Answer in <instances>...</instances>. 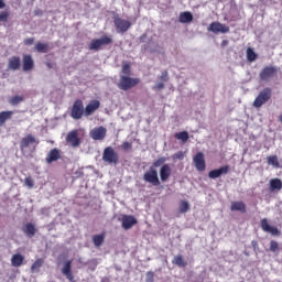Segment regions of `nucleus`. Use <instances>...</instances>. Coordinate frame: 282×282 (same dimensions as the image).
Listing matches in <instances>:
<instances>
[{
    "label": "nucleus",
    "instance_id": "nucleus-1",
    "mask_svg": "<svg viewBox=\"0 0 282 282\" xmlns=\"http://www.w3.org/2000/svg\"><path fill=\"white\" fill-rule=\"evenodd\" d=\"M138 85H140V78L121 75L117 87L121 89V91H129V89H133V87H138Z\"/></svg>",
    "mask_w": 282,
    "mask_h": 282
},
{
    "label": "nucleus",
    "instance_id": "nucleus-2",
    "mask_svg": "<svg viewBox=\"0 0 282 282\" xmlns=\"http://www.w3.org/2000/svg\"><path fill=\"white\" fill-rule=\"evenodd\" d=\"M279 74V67L276 66H264L260 73L259 78L262 80V83H269V80H272V78H276V75Z\"/></svg>",
    "mask_w": 282,
    "mask_h": 282
},
{
    "label": "nucleus",
    "instance_id": "nucleus-3",
    "mask_svg": "<svg viewBox=\"0 0 282 282\" xmlns=\"http://www.w3.org/2000/svg\"><path fill=\"white\" fill-rule=\"evenodd\" d=\"M272 98V88L267 87L259 93V95L256 97L253 101V107L256 109H261L265 102H268Z\"/></svg>",
    "mask_w": 282,
    "mask_h": 282
},
{
    "label": "nucleus",
    "instance_id": "nucleus-4",
    "mask_svg": "<svg viewBox=\"0 0 282 282\" xmlns=\"http://www.w3.org/2000/svg\"><path fill=\"white\" fill-rule=\"evenodd\" d=\"M102 160L104 162H107V164H118L120 162V156L112 147H107L104 150Z\"/></svg>",
    "mask_w": 282,
    "mask_h": 282
},
{
    "label": "nucleus",
    "instance_id": "nucleus-5",
    "mask_svg": "<svg viewBox=\"0 0 282 282\" xmlns=\"http://www.w3.org/2000/svg\"><path fill=\"white\" fill-rule=\"evenodd\" d=\"M85 116V106L83 105V100L77 99L74 101L73 107L70 109V118L73 120H80Z\"/></svg>",
    "mask_w": 282,
    "mask_h": 282
},
{
    "label": "nucleus",
    "instance_id": "nucleus-6",
    "mask_svg": "<svg viewBox=\"0 0 282 282\" xmlns=\"http://www.w3.org/2000/svg\"><path fill=\"white\" fill-rule=\"evenodd\" d=\"M143 181L152 186H160L161 183L160 177L158 176V170H155V167H150L147 172H144Z\"/></svg>",
    "mask_w": 282,
    "mask_h": 282
},
{
    "label": "nucleus",
    "instance_id": "nucleus-7",
    "mask_svg": "<svg viewBox=\"0 0 282 282\" xmlns=\"http://www.w3.org/2000/svg\"><path fill=\"white\" fill-rule=\"evenodd\" d=\"M113 43V40L107 35H104L101 39H94L88 45L89 50H94L95 52H98L102 45H111Z\"/></svg>",
    "mask_w": 282,
    "mask_h": 282
},
{
    "label": "nucleus",
    "instance_id": "nucleus-8",
    "mask_svg": "<svg viewBox=\"0 0 282 282\" xmlns=\"http://www.w3.org/2000/svg\"><path fill=\"white\" fill-rule=\"evenodd\" d=\"M32 144H34V149H36V147H39V140L33 134H26L20 141V151H25V149L32 147Z\"/></svg>",
    "mask_w": 282,
    "mask_h": 282
},
{
    "label": "nucleus",
    "instance_id": "nucleus-9",
    "mask_svg": "<svg viewBox=\"0 0 282 282\" xmlns=\"http://www.w3.org/2000/svg\"><path fill=\"white\" fill-rule=\"evenodd\" d=\"M208 31L213 32L214 34H219V32L221 34H228V32H230V28L226 26L225 24H223L220 22H212L209 24Z\"/></svg>",
    "mask_w": 282,
    "mask_h": 282
},
{
    "label": "nucleus",
    "instance_id": "nucleus-10",
    "mask_svg": "<svg viewBox=\"0 0 282 282\" xmlns=\"http://www.w3.org/2000/svg\"><path fill=\"white\" fill-rule=\"evenodd\" d=\"M113 23L117 32H121L122 34L123 32H128L129 28H131V22L122 18H115Z\"/></svg>",
    "mask_w": 282,
    "mask_h": 282
},
{
    "label": "nucleus",
    "instance_id": "nucleus-11",
    "mask_svg": "<svg viewBox=\"0 0 282 282\" xmlns=\"http://www.w3.org/2000/svg\"><path fill=\"white\" fill-rule=\"evenodd\" d=\"M193 162L195 169L199 171V173H204V171H206V159H204V153H196V155L193 158Z\"/></svg>",
    "mask_w": 282,
    "mask_h": 282
},
{
    "label": "nucleus",
    "instance_id": "nucleus-12",
    "mask_svg": "<svg viewBox=\"0 0 282 282\" xmlns=\"http://www.w3.org/2000/svg\"><path fill=\"white\" fill-rule=\"evenodd\" d=\"M98 109H100V101L98 99L90 100L89 104L84 108L86 118H88V116H94Z\"/></svg>",
    "mask_w": 282,
    "mask_h": 282
},
{
    "label": "nucleus",
    "instance_id": "nucleus-13",
    "mask_svg": "<svg viewBox=\"0 0 282 282\" xmlns=\"http://www.w3.org/2000/svg\"><path fill=\"white\" fill-rule=\"evenodd\" d=\"M66 142L74 149L80 147V139L78 138V130H72L66 135Z\"/></svg>",
    "mask_w": 282,
    "mask_h": 282
},
{
    "label": "nucleus",
    "instance_id": "nucleus-14",
    "mask_svg": "<svg viewBox=\"0 0 282 282\" xmlns=\"http://www.w3.org/2000/svg\"><path fill=\"white\" fill-rule=\"evenodd\" d=\"M229 171H230V166L224 165L219 169L209 171L208 177L209 180H217V177H221V175H228Z\"/></svg>",
    "mask_w": 282,
    "mask_h": 282
},
{
    "label": "nucleus",
    "instance_id": "nucleus-15",
    "mask_svg": "<svg viewBox=\"0 0 282 282\" xmlns=\"http://www.w3.org/2000/svg\"><path fill=\"white\" fill-rule=\"evenodd\" d=\"M138 224V219L131 215H123L121 218V226L123 230H131Z\"/></svg>",
    "mask_w": 282,
    "mask_h": 282
},
{
    "label": "nucleus",
    "instance_id": "nucleus-16",
    "mask_svg": "<svg viewBox=\"0 0 282 282\" xmlns=\"http://www.w3.org/2000/svg\"><path fill=\"white\" fill-rule=\"evenodd\" d=\"M90 138L93 140H102L104 138H107V128L100 126L98 128H94L90 131Z\"/></svg>",
    "mask_w": 282,
    "mask_h": 282
},
{
    "label": "nucleus",
    "instance_id": "nucleus-17",
    "mask_svg": "<svg viewBox=\"0 0 282 282\" xmlns=\"http://www.w3.org/2000/svg\"><path fill=\"white\" fill-rule=\"evenodd\" d=\"M61 160V150L58 148L51 149L45 158L46 164H53V162H58Z\"/></svg>",
    "mask_w": 282,
    "mask_h": 282
},
{
    "label": "nucleus",
    "instance_id": "nucleus-18",
    "mask_svg": "<svg viewBox=\"0 0 282 282\" xmlns=\"http://www.w3.org/2000/svg\"><path fill=\"white\" fill-rule=\"evenodd\" d=\"M22 67H23V72H32V69H34V59L32 58V55L30 54L23 55Z\"/></svg>",
    "mask_w": 282,
    "mask_h": 282
},
{
    "label": "nucleus",
    "instance_id": "nucleus-19",
    "mask_svg": "<svg viewBox=\"0 0 282 282\" xmlns=\"http://www.w3.org/2000/svg\"><path fill=\"white\" fill-rule=\"evenodd\" d=\"M261 229L263 230V232H270L274 237L281 235L279 229L276 227L270 226L265 218L261 219Z\"/></svg>",
    "mask_w": 282,
    "mask_h": 282
},
{
    "label": "nucleus",
    "instance_id": "nucleus-20",
    "mask_svg": "<svg viewBox=\"0 0 282 282\" xmlns=\"http://www.w3.org/2000/svg\"><path fill=\"white\" fill-rule=\"evenodd\" d=\"M8 69H11L12 72H17L18 69H21V57L19 56L10 57L8 62Z\"/></svg>",
    "mask_w": 282,
    "mask_h": 282
},
{
    "label": "nucleus",
    "instance_id": "nucleus-21",
    "mask_svg": "<svg viewBox=\"0 0 282 282\" xmlns=\"http://www.w3.org/2000/svg\"><path fill=\"white\" fill-rule=\"evenodd\" d=\"M62 273L65 274L66 279L69 282H75L74 281V273H72V260H68L64 263V267L62 269Z\"/></svg>",
    "mask_w": 282,
    "mask_h": 282
},
{
    "label": "nucleus",
    "instance_id": "nucleus-22",
    "mask_svg": "<svg viewBox=\"0 0 282 282\" xmlns=\"http://www.w3.org/2000/svg\"><path fill=\"white\" fill-rule=\"evenodd\" d=\"M161 182H166L171 177V165L163 164L159 171Z\"/></svg>",
    "mask_w": 282,
    "mask_h": 282
},
{
    "label": "nucleus",
    "instance_id": "nucleus-23",
    "mask_svg": "<svg viewBox=\"0 0 282 282\" xmlns=\"http://www.w3.org/2000/svg\"><path fill=\"white\" fill-rule=\"evenodd\" d=\"M36 226H34L32 223H28L22 227V232H24V235L30 239L36 235Z\"/></svg>",
    "mask_w": 282,
    "mask_h": 282
},
{
    "label": "nucleus",
    "instance_id": "nucleus-24",
    "mask_svg": "<svg viewBox=\"0 0 282 282\" xmlns=\"http://www.w3.org/2000/svg\"><path fill=\"white\" fill-rule=\"evenodd\" d=\"M23 261H25V257L21 253H15L11 258V265L13 268H21V265H23Z\"/></svg>",
    "mask_w": 282,
    "mask_h": 282
},
{
    "label": "nucleus",
    "instance_id": "nucleus-25",
    "mask_svg": "<svg viewBox=\"0 0 282 282\" xmlns=\"http://www.w3.org/2000/svg\"><path fill=\"white\" fill-rule=\"evenodd\" d=\"M230 210L232 212V213H235V212H239V213H242V214H246V203H243V202H232L231 203V205H230Z\"/></svg>",
    "mask_w": 282,
    "mask_h": 282
},
{
    "label": "nucleus",
    "instance_id": "nucleus-26",
    "mask_svg": "<svg viewBox=\"0 0 282 282\" xmlns=\"http://www.w3.org/2000/svg\"><path fill=\"white\" fill-rule=\"evenodd\" d=\"M45 264V260L43 258H37L31 265V272L32 274H35V272H40L41 268Z\"/></svg>",
    "mask_w": 282,
    "mask_h": 282
},
{
    "label": "nucleus",
    "instance_id": "nucleus-27",
    "mask_svg": "<svg viewBox=\"0 0 282 282\" xmlns=\"http://www.w3.org/2000/svg\"><path fill=\"white\" fill-rule=\"evenodd\" d=\"M35 52L40 54H47L50 52V45L47 43L37 42L34 47Z\"/></svg>",
    "mask_w": 282,
    "mask_h": 282
},
{
    "label": "nucleus",
    "instance_id": "nucleus-28",
    "mask_svg": "<svg viewBox=\"0 0 282 282\" xmlns=\"http://www.w3.org/2000/svg\"><path fill=\"white\" fill-rule=\"evenodd\" d=\"M12 116H14V112L12 110L0 112V127H3V124H6V121L10 120Z\"/></svg>",
    "mask_w": 282,
    "mask_h": 282
},
{
    "label": "nucleus",
    "instance_id": "nucleus-29",
    "mask_svg": "<svg viewBox=\"0 0 282 282\" xmlns=\"http://www.w3.org/2000/svg\"><path fill=\"white\" fill-rule=\"evenodd\" d=\"M282 188V182L280 178H272L270 180V191L271 193H274V191H281Z\"/></svg>",
    "mask_w": 282,
    "mask_h": 282
},
{
    "label": "nucleus",
    "instance_id": "nucleus-30",
    "mask_svg": "<svg viewBox=\"0 0 282 282\" xmlns=\"http://www.w3.org/2000/svg\"><path fill=\"white\" fill-rule=\"evenodd\" d=\"M192 21H193V13L185 11L180 14L181 23H192Z\"/></svg>",
    "mask_w": 282,
    "mask_h": 282
},
{
    "label": "nucleus",
    "instance_id": "nucleus-31",
    "mask_svg": "<svg viewBox=\"0 0 282 282\" xmlns=\"http://www.w3.org/2000/svg\"><path fill=\"white\" fill-rule=\"evenodd\" d=\"M259 58V55L254 52L252 47L247 48V61L248 63H254Z\"/></svg>",
    "mask_w": 282,
    "mask_h": 282
},
{
    "label": "nucleus",
    "instance_id": "nucleus-32",
    "mask_svg": "<svg viewBox=\"0 0 282 282\" xmlns=\"http://www.w3.org/2000/svg\"><path fill=\"white\" fill-rule=\"evenodd\" d=\"M267 164H269V166H274V169L281 167V165L279 164V158L276 155H269L267 158Z\"/></svg>",
    "mask_w": 282,
    "mask_h": 282
},
{
    "label": "nucleus",
    "instance_id": "nucleus-33",
    "mask_svg": "<svg viewBox=\"0 0 282 282\" xmlns=\"http://www.w3.org/2000/svg\"><path fill=\"white\" fill-rule=\"evenodd\" d=\"M93 242H94V246H96L97 248H100V246L105 243V235H95L93 237Z\"/></svg>",
    "mask_w": 282,
    "mask_h": 282
},
{
    "label": "nucleus",
    "instance_id": "nucleus-34",
    "mask_svg": "<svg viewBox=\"0 0 282 282\" xmlns=\"http://www.w3.org/2000/svg\"><path fill=\"white\" fill-rule=\"evenodd\" d=\"M269 250L270 252L279 254V252H281V247H279V242L276 240H271Z\"/></svg>",
    "mask_w": 282,
    "mask_h": 282
},
{
    "label": "nucleus",
    "instance_id": "nucleus-35",
    "mask_svg": "<svg viewBox=\"0 0 282 282\" xmlns=\"http://www.w3.org/2000/svg\"><path fill=\"white\" fill-rule=\"evenodd\" d=\"M172 263L178 265V268H186V261H184V258H182V256H176Z\"/></svg>",
    "mask_w": 282,
    "mask_h": 282
},
{
    "label": "nucleus",
    "instance_id": "nucleus-36",
    "mask_svg": "<svg viewBox=\"0 0 282 282\" xmlns=\"http://www.w3.org/2000/svg\"><path fill=\"white\" fill-rule=\"evenodd\" d=\"M9 102L12 105V107H17V105H20V102H23V96H13L9 99Z\"/></svg>",
    "mask_w": 282,
    "mask_h": 282
},
{
    "label": "nucleus",
    "instance_id": "nucleus-37",
    "mask_svg": "<svg viewBox=\"0 0 282 282\" xmlns=\"http://www.w3.org/2000/svg\"><path fill=\"white\" fill-rule=\"evenodd\" d=\"M165 162H166V158L165 156H161V158H159L158 160H155L152 163V167L153 169H158L160 166H164Z\"/></svg>",
    "mask_w": 282,
    "mask_h": 282
},
{
    "label": "nucleus",
    "instance_id": "nucleus-38",
    "mask_svg": "<svg viewBox=\"0 0 282 282\" xmlns=\"http://www.w3.org/2000/svg\"><path fill=\"white\" fill-rule=\"evenodd\" d=\"M176 140H182V142H188V133L186 131L175 133Z\"/></svg>",
    "mask_w": 282,
    "mask_h": 282
},
{
    "label": "nucleus",
    "instance_id": "nucleus-39",
    "mask_svg": "<svg viewBox=\"0 0 282 282\" xmlns=\"http://www.w3.org/2000/svg\"><path fill=\"white\" fill-rule=\"evenodd\" d=\"M191 210V205H188V202L182 200L180 204V213H188Z\"/></svg>",
    "mask_w": 282,
    "mask_h": 282
},
{
    "label": "nucleus",
    "instance_id": "nucleus-40",
    "mask_svg": "<svg viewBox=\"0 0 282 282\" xmlns=\"http://www.w3.org/2000/svg\"><path fill=\"white\" fill-rule=\"evenodd\" d=\"M122 74L124 76H129L131 74V65L130 64H123L121 68Z\"/></svg>",
    "mask_w": 282,
    "mask_h": 282
},
{
    "label": "nucleus",
    "instance_id": "nucleus-41",
    "mask_svg": "<svg viewBox=\"0 0 282 282\" xmlns=\"http://www.w3.org/2000/svg\"><path fill=\"white\" fill-rule=\"evenodd\" d=\"M10 18V12L8 11H2L0 12V22H8V19Z\"/></svg>",
    "mask_w": 282,
    "mask_h": 282
},
{
    "label": "nucleus",
    "instance_id": "nucleus-42",
    "mask_svg": "<svg viewBox=\"0 0 282 282\" xmlns=\"http://www.w3.org/2000/svg\"><path fill=\"white\" fill-rule=\"evenodd\" d=\"M24 186H28V188H34V180L30 176L25 177Z\"/></svg>",
    "mask_w": 282,
    "mask_h": 282
},
{
    "label": "nucleus",
    "instance_id": "nucleus-43",
    "mask_svg": "<svg viewBox=\"0 0 282 282\" xmlns=\"http://www.w3.org/2000/svg\"><path fill=\"white\" fill-rule=\"evenodd\" d=\"M121 149L122 151H131V149H133V144H131L129 141H126L121 144Z\"/></svg>",
    "mask_w": 282,
    "mask_h": 282
},
{
    "label": "nucleus",
    "instance_id": "nucleus-44",
    "mask_svg": "<svg viewBox=\"0 0 282 282\" xmlns=\"http://www.w3.org/2000/svg\"><path fill=\"white\" fill-rule=\"evenodd\" d=\"M173 160H184V152L178 151L172 155Z\"/></svg>",
    "mask_w": 282,
    "mask_h": 282
},
{
    "label": "nucleus",
    "instance_id": "nucleus-45",
    "mask_svg": "<svg viewBox=\"0 0 282 282\" xmlns=\"http://www.w3.org/2000/svg\"><path fill=\"white\" fill-rule=\"evenodd\" d=\"M154 276H155V273H153V271H148L145 282H153Z\"/></svg>",
    "mask_w": 282,
    "mask_h": 282
},
{
    "label": "nucleus",
    "instance_id": "nucleus-46",
    "mask_svg": "<svg viewBox=\"0 0 282 282\" xmlns=\"http://www.w3.org/2000/svg\"><path fill=\"white\" fill-rule=\"evenodd\" d=\"M160 80H163L164 83H166V80H169V72L167 70H163L161 76H160Z\"/></svg>",
    "mask_w": 282,
    "mask_h": 282
},
{
    "label": "nucleus",
    "instance_id": "nucleus-47",
    "mask_svg": "<svg viewBox=\"0 0 282 282\" xmlns=\"http://www.w3.org/2000/svg\"><path fill=\"white\" fill-rule=\"evenodd\" d=\"M24 45H34V37H26L24 39Z\"/></svg>",
    "mask_w": 282,
    "mask_h": 282
},
{
    "label": "nucleus",
    "instance_id": "nucleus-48",
    "mask_svg": "<svg viewBox=\"0 0 282 282\" xmlns=\"http://www.w3.org/2000/svg\"><path fill=\"white\" fill-rule=\"evenodd\" d=\"M153 89H158V90L164 89V83H158V84L153 87Z\"/></svg>",
    "mask_w": 282,
    "mask_h": 282
},
{
    "label": "nucleus",
    "instance_id": "nucleus-49",
    "mask_svg": "<svg viewBox=\"0 0 282 282\" xmlns=\"http://www.w3.org/2000/svg\"><path fill=\"white\" fill-rule=\"evenodd\" d=\"M6 8V1L0 0V10H3Z\"/></svg>",
    "mask_w": 282,
    "mask_h": 282
},
{
    "label": "nucleus",
    "instance_id": "nucleus-50",
    "mask_svg": "<svg viewBox=\"0 0 282 282\" xmlns=\"http://www.w3.org/2000/svg\"><path fill=\"white\" fill-rule=\"evenodd\" d=\"M226 45H228V40H224V41L221 42V47H226Z\"/></svg>",
    "mask_w": 282,
    "mask_h": 282
},
{
    "label": "nucleus",
    "instance_id": "nucleus-51",
    "mask_svg": "<svg viewBox=\"0 0 282 282\" xmlns=\"http://www.w3.org/2000/svg\"><path fill=\"white\" fill-rule=\"evenodd\" d=\"M46 66L48 67V69H52V67H54L50 62L46 63Z\"/></svg>",
    "mask_w": 282,
    "mask_h": 282
},
{
    "label": "nucleus",
    "instance_id": "nucleus-52",
    "mask_svg": "<svg viewBox=\"0 0 282 282\" xmlns=\"http://www.w3.org/2000/svg\"><path fill=\"white\" fill-rule=\"evenodd\" d=\"M251 246L254 248V246H257V240H252Z\"/></svg>",
    "mask_w": 282,
    "mask_h": 282
},
{
    "label": "nucleus",
    "instance_id": "nucleus-53",
    "mask_svg": "<svg viewBox=\"0 0 282 282\" xmlns=\"http://www.w3.org/2000/svg\"><path fill=\"white\" fill-rule=\"evenodd\" d=\"M279 122L282 123V113L279 116Z\"/></svg>",
    "mask_w": 282,
    "mask_h": 282
}]
</instances>
